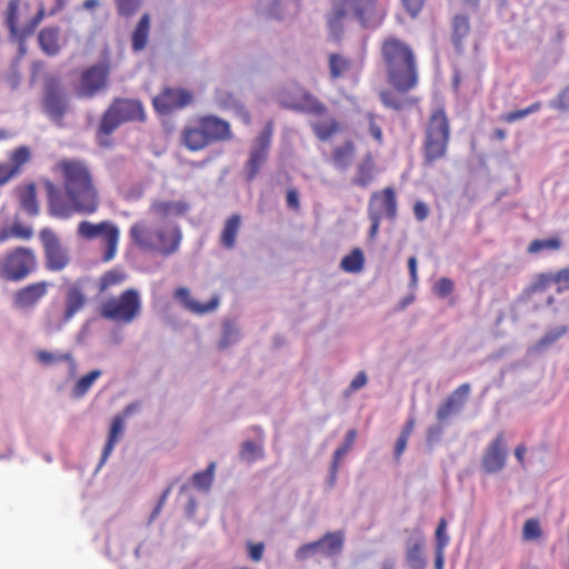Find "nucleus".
Listing matches in <instances>:
<instances>
[{
    "instance_id": "obj_16",
    "label": "nucleus",
    "mask_w": 569,
    "mask_h": 569,
    "mask_svg": "<svg viewBox=\"0 0 569 569\" xmlns=\"http://www.w3.org/2000/svg\"><path fill=\"white\" fill-rule=\"evenodd\" d=\"M343 541L345 536L341 531L327 532L319 540L301 546L296 552V558L306 560L316 553L332 557L341 551Z\"/></svg>"
},
{
    "instance_id": "obj_37",
    "label": "nucleus",
    "mask_w": 569,
    "mask_h": 569,
    "mask_svg": "<svg viewBox=\"0 0 569 569\" xmlns=\"http://www.w3.org/2000/svg\"><path fill=\"white\" fill-rule=\"evenodd\" d=\"M553 284L552 272H541L532 278L530 284L525 289L527 296L543 292Z\"/></svg>"
},
{
    "instance_id": "obj_62",
    "label": "nucleus",
    "mask_w": 569,
    "mask_h": 569,
    "mask_svg": "<svg viewBox=\"0 0 569 569\" xmlns=\"http://www.w3.org/2000/svg\"><path fill=\"white\" fill-rule=\"evenodd\" d=\"M367 383V375L363 371L358 372V375L350 382L349 389L351 391H356Z\"/></svg>"
},
{
    "instance_id": "obj_29",
    "label": "nucleus",
    "mask_w": 569,
    "mask_h": 569,
    "mask_svg": "<svg viewBox=\"0 0 569 569\" xmlns=\"http://www.w3.org/2000/svg\"><path fill=\"white\" fill-rule=\"evenodd\" d=\"M356 154V146L353 141L347 140L341 146H337L332 150V163L336 168L345 170L347 169Z\"/></svg>"
},
{
    "instance_id": "obj_6",
    "label": "nucleus",
    "mask_w": 569,
    "mask_h": 569,
    "mask_svg": "<svg viewBox=\"0 0 569 569\" xmlns=\"http://www.w3.org/2000/svg\"><path fill=\"white\" fill-rule=\"evenodd\" d=\"M450 140V123L442 106L432 109L423 140V161L430 166L447 154Z\"/></svg>"
},
{
    "instance_id": "obj_32",
    "label": "nucleus",
    "mask_w": 569,
    "mask_h": 569,
    "mask_svg": "<svg viewBox=\"0 0 569 569\" xmlns=\"http://www.w3.org/2000/svg\"><path fill=\"white\" fill-rule=\"evenodd\" d=\"M150 30V16L144 13L138 21L131 37L132 49L141 51L146 48Z\"/></svg>"
},
{
    "instance_id": "obj_51",
    "label": "nucleus",
    "mask_w": 569,
    "mask_h": 569,
    "mask_svg": "<svg viewBox=\"0 0 569 569\" xmlns=\"http://www.w3.org/2000/svg\"><path fill=\"white\" fill-rule=\"evenodd\" d=\"M37 359L41 363L48 366V365H53V363L61 362L64 360H69L70 356L63 355V353H53V352L46 351V350H40L37 352Z\"/></svg>"
},
{
    "instance_id": "obj_53",
    "label": "nucleus",
    "mask_w": 569,
    "mask_h": 569,
    "mask_svg": "<svg viewBox=\"0 0 569 569\" xmlns=\"http://www.w3.org/2000/svg\"><path fill=\"white\" fill-rule=\"evenodd\" d=\"M356 438H357V431L355 429H350L346 433L343 443L336 449L333 457L340 460L351 449V447L355 443Z\"/></svg>"
},
{
    "instance_id": "obj_39",
    "label": "nucleus",
    "mask_w": 569,
    "mask_h": 569,
    "mask_svg": "<svg viewBox=\"0 0 569 569\" xmlns=\"http://www.w3.org/2000/svg\"><path fill=\"white\" fill-rule=\"evenodd\" d=\"M33 234L32 228L29 226H24L20 222H14L8 230H2L0 232V241L4 242L9 238H19L23 240H29Z\"/></svg>"
},
{
    "instance_id": "obj_11",
    "label": "nucleus",
    "mask_w": 569,
    "mask_h": 569,
    "mask_svg": "<svg viewBox=\"0 0 569 569\" xmlns=\"http://www.w3.org/2000/svg\"><path fill=\"white\" fill-rule=\"evenodd\" d=\"M110 66L99 62L84 68L74 87V94L80 99H92L102 92L109 83Z\"/></svg>"
},
{
    "instance_id": "obj_40",
    "label": "nucleus",
    "mask_w": 569,
    "mask_h": 569,
    "mask_svg": "<svg viewBox=\"0 0 569 569\" xmlns=\"http://www.w3.org/2000/svg\"><path fill=\"white\" fill-rule=\"evenodd\" d=\"M216 462H210L206 470L192 476V483L199 490L208 491L213 482Z\"/></svg>"
},
{
    "instance_id": "obj_50",
    "label": "nucleus",
    "mask_w": 569,
    "mask_h": 569,
    "mask_svg": "<svg viewBox=\"0 0 569 569\" xmlns=\"http://www.w3.org/2000/svg\"><path fill=\"white\" fill-rule=\"evenodd\" d=\"M380 99L386 107L393 110H401L406 106L405 99L399 98L393 92L388 90L381 91Z\"/></svg>"
},
{
    "instance_id": "obj_42",
    "label": "nucleus",
    "mask_w": 569,
    "mask_h": 569,
    "mask_svg": "<svg viewBox=\"0 0 569 569\" xmlns=\"http://www.w3.org/2000/svg\"><path fill=\"white\" fill-rule=\"evenodd\" d=\"M127 279V273L120 268H113L104 272L100 278V290L104 291L111 287L122 283Z\"/></svg>"
},
{
    "instance_id": "obj_35",
    "label": "nucleus",
    "mask_w": 569,
    "mask_h": 569,
    "mask_svg": "<svg viewBox=\"0 0 569 569\" xmlns=\"http://www.w3.org/2000/svg\"><path fill=\"white\" fill-rule=\"evenodd\" d=\"M561 246L562 241L558 237L535 239L529 243L527 252L530 254H538L542 251H558L561 249Z\"/></svg>"
},
{
    "instance_id": "obj_19",
    "label": "nucleus",
    "mask_w": 569,
    "mask_h": 569,
    "mask_svg": "<svg viewBox=\"0 0 569 569\" xmlns=\"http://www.w3.org/2000/svg\"><path fill=\"white\" fill-rule=\"evenodd\" d=\"M49 287L50 282L44 280L30 283L16 291L13 305L19 309L32 308L48 293Z\"/></svg>"
},
{
    "instance_id": "obj_26",
    "label": "nucleus",
    "mask_w": 569,
    "mask_h": 569,
    "mask_svg": "<svg viewBox=\"0 0 569 569\" xmlns=\"http://www.w3.org/2000/svg\"><path fill=\"white\" fill-rule=\"evenodd\" d=\"M289 107L292 110L313 116H322L327 112V107L308 91H302Z\"/></svg>"
},
{
    "instance_id": "obj_9",
    "label": "nucleus",
    "mask_w": 569,
    "mask_h": 569,
    "mask_svg": "<svg viewBox=\"0 0 569 569\" xmlns=\"http://www.w3.org/2000/svg\"><path fill=\"white\" fill-rule=\"evenodd\" d=\"M37 266L32 249L17 247L0 258V278L9 281H20L27 278Z\"/></svg>"
},
{
    "instance_id": "obj_58",
    "label": "nucleus",
    "mask_w": 569,
    "mask_h": 569,
    "mask_svg": "<svg viewBox=\"0 0 569 569\" xmlns=\"http://www.w3.org/2000/svg\"><path fill=\"white\" fill-rule=\"evenodd\" d=\"M17 173V168H13L11 163H0V186L8 182Z\"/></svg>"
},
{
    "instance_id": "obj_59",
    "label": "nucleus",
    "mask_w": 569,
    "mask_h": 569,
    "mask_svg": "<svg viewBox=\"0 0 569 569\" xmlns=\"http://www.w3.org/2000/svg\"><path fill=\"white\" fill-rule=\"evenodd\" d=\"M249 557L252 561H260L263 556L264 545L262 542L259 543H248Z\"/></svg>"
},
{
    "instance_id": "obj_3",
    "label": "nucleus",
    "mask_w": 569,
    "mask_h": 569,
    "mask_svg": "<svg viewBox=\"0 0 569 569\" xmlns=\"http://www.w3.org/2000/svg\"><path fill=\"white\" fill-rule=\"evenodd\" d=\"M386 14L385 7L378 0H331L327 26L330 36L338 40L343 31V21L349 16L365 28H377Z\"/></svg>"
},
{
    "instance_id": "obj_33",
    "label": "nucleus",
    "mask_w": 569,
    "mask_h": 569,
    "mask_svg": "<svg viewBox=\"0 0 569 569\" xmlns=\"http://www.w3.org/2000/svg\"><path fill=\"white\" fill-rule=\"evenodd\" d=\"M19 202L23 211L30 216L39 212L36 186L33 183L26 184L19 189Z\"/></svg>"
},
{
    "instance_id": "obj_28",
    "label": "nucleus",
    "mask_w": 569,
    "mask_h": 569,
    "mask_svg": "<svg viewBox=\"0 0 569 569\" xmlns=\"http://www.w3.org/2000/svg\"><path fill=\"white\" fill-rule=\"evenodd\" d=\"M240 227V214H232L226 220L220 234V243L223 248L231 250L236 247Z\"/></svg>"
},
{
    "instance_id": "obj_30",
    "label": "nucleus",
    "mask_w": 569,
    "mask_h": 569,
    "mask_svg": "<svg viewBox=\"0 0 569 569\" xmlns=\"http://www.w3.org/2000/svg\"><path fill=\"white\" fill-rule=\"evenodd\" d=\"M123 430H124V418L122 416H116L113 418L111 427H110L108 440L102 450L100 465H103L107 461V459L113 451L116 443L119 441L121 435L123 433Z\"/></svg>"
},
{
    "instance_id": "obj_44",
    "label": "nucleus",
    "mask_w": 569,
    "mask_h": 569,
    "mask_svg": "<svg viewBox=\"0 0 569 569\" xmlns=\"http://www.w3.org/2000/svg\"><path fill=\"white\" fill-rule=\"evenodd\" d=\"M31 157L30 149L26 146L18 147L10 154V163L13 168H17V173L20 172L21 167L29 162Z\"/></svg>"
},
{
    "instance_id": "obj_48",
    "label": "nucleus",
    "mask_w": 569,
    "mask_h": 569,
    "mask_svg": "<svg viewBox=\"0 0 569 569\" xmlns=\"http://www.w3.org/2000/svg\"><path fill=\"white\" fill-rule=\"evenodd\" d=\"M567 332V327L561 326L557 329H552L548 331L545 336H542L538 341L536 347L537 348H546L552 343H555L559 338H561Z\"/></svg>"
},
{
    "instance_id": "obj_25",
    "label": "nucleus",
    "mask_w": 569,
    "mask_h": 569,
    "mask_svg": "<svg viewBox=\"0 0 569 569\" xmlns=\"http://www.w3.org/2000/svg\"><path fill=\"white\" fill-rule=\"evenodd\" d=\"M376 162L373 154L368 152L363 156L360 162L356 167V172L352 178L355 186L367 188L375 179Z\"/></svg>"
},
{
    "instance_id": "obj_24",
    "label": "nucleus",
    "mask_w": 569,
    "mask_h": 569,
    "mask_svg": "<svg viewBox=\"0 0 569 569\" xmlns=\"http://www.w3.org/2000/svg\"><path fill=\"white\" fill-rule=\"evenodd\" d=\"M316 117L317 119L310 122V127L320 141H327L340 132V122L335 117L330 116L328 111L326 114Z\"/></svg>"
},
{
    "instance_id": "obj_20",
    "label": "nucleus",
    "mask_w": 569,
    "mask_h": 569,
    "mask_svg": "<svg viewBox=\"0 0 569 569\" xmlns=\"http://www.w3.org/2000/svg\"><path fill=\"white\" fill-rule=\"evenodd\" d=\"M470 385L465 382L457 387L441 403L437 410V419L439 421L446 420L452 413L458 412L466 405L470 395Z\"/></svg>"
},
{
    "instance_id": "obj_64",
    "label": "nucleus",
    "mask_w": 569,
    "mask_h": 569,
    "mask_svg": "<svg viewBox=\"0 0 569 569\" xmlns=\"http://www.w3.org/2000/svg\"><path fill=\"white\" fill-rule=\"evenodd\" d=\"M169 493H170V488H167L162 492V495L160 496V498H159V500H158V502H157V505H156V507H154V509H153V511L151 513V520H153L158 515H160V512H161V510H162V508H163V506H164V503H166V501L168 499Z\"/></svg>"
},
{
    "instance_id": "obj_49",
    "label": "nucleus",
    "mask_w": 569,
    "mask_h": 569,
    "mask_svg": "<svg viewBox=\"0 0 569 569\" xmlns=\"http://www.w3.org/2000/svg\"><path fill=\"white\" fill-rule=\"evenodd\" d=\"M240 455L242 459L253 461L262 456V449L256 442L248 440L242 443Z\"/></svg>"
},
{
    "instance_id": "obj_2",
    "label": "nucleus",
    "mask_w": 569,
    "mask_h": 569,
    "mask_svg": "<svg viewBox=\"0 0 569 569\" xmlns=\"http://www.w3.org/2000/svg\"><path fill=\"white\" fill-rule=\"evenodd\" d=\"M389 84L398 92L406 93L418 84L417 59L411 46L396 36H387L380 44Z\"/></svg>"
},
{
    "instance_id": "obj_46",
    "label": "nucleus",
    "mask_w": 569,
    "mask_h": 569,
    "mask_svg": "<svg viewBox=\"0 0 569 569\" xmlns=\"http://www.w3.org/2000/svg\"><path fill=\"white\" fill-rule=\"evenodd\" d=\"M118 13L122 17H132L141 7L142 0H114Z\"/></svg>"
},
{
    "instance_id": "obj_55",
    "label": "nucleus",
    "mask_w": 569,
    "mask_h": 569,
    "mask_svg": "<svg viewBox=\"0 0 569 569\" xmlns=\"http://www.w3.org/2000/svg\"><path fill=\"white\" fill-rule=\"evenodd\" d=\"M553 109L566 111L569 110V84L565 87L550 103Z\"/></svg>"
},
{
    "instance_id": "obj_45",
    "label": "nucleus",
    "mask_w": 569,
    "mask_h": 569,
    "mask_svg": "<svg viewBox=\"0 0 569 569\" xmlns=\"http://www.w3.org/2000/svg\"><path fill=\"white\" fill-rule=\"evenodd\" d=\"M541 536L542 530L539 520L536 518L528 519L522 528V539L531 541L541 538Z\"/></svg>"
},
{
    "instance_id": "obj_15",
    "label": "nucleus",
    "mask_w": 569,
    "mask_h": 569,
    "mask_svg": "<svg viewBox=\"0 0 569 569\" xmlns=\"http://www.w3.org/2000/svg\"><path fill=\"white\" fill-rule=\"evenodd\" d=\"M193 92L184 88L167 87L157 94L152 104L160 114H169L174 110L183 109L193 102Z\"/></svg>"
},
{
    "instance_id": "obj_27",
    "label": "nucleus",
    "mask_w": 569,
    "mask_h": 569,
    "mask_svg": "<svg viewBox=\"0 0 569 569\" xmlns=\"http://www.w3.org/2000/svg\"><path fill=\"white\" fill-rule=\"evenodd\" d=\"M38 42L41 50L50 57L57 56L60 50V28L47 27L43 28L38 34Z\"/></svg>"
},
{
    "instance_id": "obj_34",
    "label": "nucleus",
    "mask_w": 569,
    "mask_h": 569,
    "mask_svg": "<svg viewBox=\"0 0 569 569\" xmlns=\"http://www.w3.org/2000/svg\"><path fill=\"white\" fill-rule=\"evenodd\" d=\"M365 257L360 248H355L349 254L345 256L340 267L346 272L357 273L363 269Z\"/></svg>"
},
{
    "instance_id": "obj_38",
    "label": "nucleus",
    "mask_w": 569,
    "mask_h": 569,
    "mask_svg": "<svg viewBox=\"0 0 569 569\" xmlns=\"http://www.w3.org/2000/svg\"><path fill=\"white\" fill-rule=\"evenodd\" d=\"M101 373L102 372L100 370L96 369V370H92L89 373L82 376L77 381V383L74 385V387L72 389L73 397H76V398L83 397L89 391V389L92 387L94 381L101 376Z\"/></svg>"
},
{
    "instance_id": "obj_14",
    "label": "nucleus",
    "mask_w": 569,
    "mask_h": 569,
    "mask_svg": "<svg viewBox=\"0 0 569 569\" xmlns=\"http://www.w3.org/2000/svg\"><path fill=\"white\" fill-rule=\"evenodd\" d=\"M69 108L62 83L51 78L46 81L43 93V110L54 121L61 122Z\"/></svg>"
},
{
    "instance_id": "obj_13",
    "label": "nucleus",
    "mask_w": 569,
    "mask_h": 569,
    "mask_svg": "<svg viewBox=\"0 0 569 569\" xmlns=\"http://www.w3.org/2000/svg\"><path fill=\"white\" fill-rule=\"evenodd\" d=\"M271 137L272 126L268 124L256 138L249 152V159L244 166L247 181H253L260 172L261 167L267 161L271 146Z\"/></svg>"
},
{
    "instance_id": "obj_5",
    "label": "nucleus",
    "mask_w": 569,
    "mask_h": 569,
    "mask_svg": "<svg viewBox=\"0 0 569 569\" xmlns=\"http://www.w3.org/2000/svg\"><path fill=\"white\" fill-rule=\"evenodd\" d=\"M132 242L139 248L162 256L174 253L181 241L180 230L171 224L153 227L146 221L133 223L129 231Z\"/></svg>"
},
{
    "instance_id": "obj_4",
    "label": "nucleus",
    "mask_w": 569,
    "mask_h": 569,
    "mask_svg": "<svg viewBox=\"0 0 569 569\" xmlns=\"http://www.w3.org/2000/svg\"><path fill=\"white\" fill-rule=\"evenodd\" d=\"M232 132L229 122L212 116L197 117L192 122L186 124L180 133L181 143L189 151H200L208 146L231 140Z\"/></svg>"
},
{
    "instance_id": "obj_21",
    "label": "nucleus",
    "mask_w": 569,
    "mask_h": 569,
    "mask_svg": "<svg viewBox=\"0 0 569 569\" xmlns=\"http://www.w3.org/2000/svg\"><path fill=\"white\" fill-rule=\"evenodd\" d=\"M64 303L66 308L62 319L57 326L58 329H61L67 322H69L86 305L84 292L78 283H71L68 286Z\"/></svg>"
},
{
    "instance_id": "obj_52",
    "label": "nucleus",
    "mask_w": 569,
    "mask_h": 569,
    "mask_svg": "<svg viewBox=\"0 0 569 569\" xmlns=\"http://www.w3.org/2000/svg\"><path fill=\"white\" fill-rule=\"evenodd\" d=\"M453 289H455L453 281L446 277L440 278L433 286V291H435L436 296L439 298L448 297L450 293H452Z\"/></svg>"
},
{
    "instance_id": "obj_17",
    "label": "nucleus",
    "mask_w": 569,
    "mask_h": 569,
    "mask_svg": "<svg viewBox=\"0 0 569 569\" xmlns=\"http://www.w3.org/2000/svg\"><path fill=\"white\" fill-rule=\"evenodd\" d=\"M368 217L395 220L397 217V198L392 187L375 191L369 200Z\"/></svg>"
},
{
    "instance_id": "obj_63",
    "label": "nucleus",
    "mask_w": 569,
    "mask_h": 569,
    "mask_svg": "<svg viewBox=\"0 0 569 569\" xmlns=\"http://www.w3.org/2000/svg\"><path fill=\"white\" fill-rule=\"evenodd\" d=\"M408 440H409V438H406V437L399 435V437L396 441V445H395L396 460H399L400 457L402 456V453L405 452V450L407 448Z\"/></svg>"
},
{
    "instance_id": "obj_18",
    "label": "nucleus",
    "mask_w": 569,
    "mask_h": 569,
    "mask_svg": "<svg viewBox=\"0 0 569 569\" xmlns=\"http://www.w3.org/2000/svg\"><path fill=\"white\" fill-rule=\"evenodd\" d=\"M507 457L505 436L500 432L485 450L481 467L486 473H497L505 468Z\"/></svg>"
},
{
    "instance_id": "obj_1",
    "label": "nucleus",
    "mask_w": 569,
    "mask_h": 569,
    "mask_svg": "<svg viewBox=\"0 0 569 569\" xmlns=\"http://www.w3.org/2000/svg\"><path fill=\"white\" fill-rule=\"evenodd\" d=\"M53 172L61 186L47 179L43 181L48 211L58 219H68L76 213L93 214L100 207V193L90 166L81 159L63 158Z\"/></svg>"
},
{
    "instance_id": "obj_60",
    "label": "nucleus",
    "mask_w": 569,
    "mask_h": 569,
    "mask_svg": "<svg viewBox=\"0 0 569 569\" xmlns=\"http://www.w3.org/2000/svg\"><path fill=\"white\" fill-rule=\"evenodd\" d=\"M287 204L289 208L298 211L300 209L299 194L296 189H288L286 194Z\"/></svg>"
},
{
    "instance_id": "obj_61",
    "label": "nucleus",
    "mask_w": 569,
    "mask_h": 569,
    "mask_svg": "<svg viewBox=\"0 0 569 569\" xmlns=\"http://www.w3.org/2000/svg\"><path fill=\"white\" fill-rule=\"evenodd\" d=\"M413 213L417 220L422 221L428 217L429 209L422 201H417L413 206Z\"/></svg>"
},
{
    "instance_id": "obj_54",
    "label": "nucleus",
    "mask_w": 569,
    "mask_h": 569,
    "mask_svg": "<svg viewBox=\"0 0 569 569\" xmlns=\"http://www.w3.org/2000/svg\"><path fill=\"white\" fill-rule=\"evenodd\" d=\"M553 283L557 284V292L569 290V267L552 273Z\"/></svg>"
},
{
    "instance_id": "obj_57",
    "label": "nucleus",
    "mask_w": 569,
    "mask_h": 569,
    "mask_svg": "<svg viewBox=\"0 0 569 569\" xmlns=\"http://www.w3.org/2000/svg\"><path fill=\"white\" fill-rule=\"evenodd\" d=\"M238 338V332L231 323H224L222 338L219 342L220 348H227Z\"/></svg>"
},
{
    "instance_id": "obj_43",
    "label": "nucleus",
    "mask_w": 569,
    "mask_h": 569,
    "mask_svg": "<svg viewBox=\"0 0 569 569\" xmlns=\"http://www.w3.org/2000/svg\"><path fill=\"white\" fill-rule=\"evenodd\" d=\"M541 107H542L541 102L537 101L525 109L507 112V113L502 114L500 119L505 122L511 123V122L518 121L520 119H523L525 117H527L531 113L539 111L541 109Z\"/></svg>"
},
{
    "instance_id": "obj_47",
    "label": "nucleus",
    "mask_w": 569,
    "mask_h": 569,
    "mask_svg": "<svg viewBox=\"0 0 569 569\" xmlns=\"http://www.w3.org/2000/svg\"><path fill=\"white\" fill-rule=\"evenodd\" d=\"M447 520L445 518H441L438 522V526L436 528L435 532V539H436V548L440 550H446L447 546L449 545L450 538L447 533Z\"/></svg>"
},
{
    "instance_id": "obj_12",
    "label": "nucleus",
    "mask_w": 569,
    "mask_h": 569,
    "mask_svg": "<svg viewBox=\"0 0 569 569\" xmlns=\"http://www.w3.org/2000/svg\"><path fill=\"white\" fill-rule=\"evenodd\" d=\"M39 238L43 248L46 268L53 272L63 270L71 259L57 233L50 228H43L40 230Z\"/></svg>"
},
{
    "instance_id": "obj_7",
    "label": "nucleus",
    "mask_w": 569,
    "mask_h": 569,
    "mask_svg": "<svg viewBox=\"0 0 569 569\" xmlns=\"http://www.w3.org/2000/svg\"><path fill=\"white\" fill-rule=\"evenodd\" d=\"M144 118V110L140 101L122 98L114 99L101 117L97 131L99 144L109 147L110 141L104 139L120 124L131 121H143Z\"/></svg>"
},
{
    "instance_id": "obj_41",
    "label": "nucleus",
    "mask_w": 569,
    "mask_h": 569,
    "mask_svg": "<svg viewBox=\"0 0 569 569\" xmlns=\"http://www.w3.org/2000/svg\"><path fill=\"white\" fill-rule=\"evenodd\" d=\"M19 6L20 0H9L6 11V24L12 36L19 33Z\"/></svg>"
},
{
    "instance_id": "obj_22",
    "label": "nucleus",
    "mask_w": 569,
    "mask_h": 569,
    "mask_svg": "<svg viewBox=\"0 0 569 569\" xmlns=\"http://www.w3.org/2000/svg\"><path fill=\"white\" fill-rule=\"evenodd\" d=\"M173 297L180 301L184 309L196 315H203L214 311L220 302L218 295H214L207 303L197 302L190 295L189 289L179 287L174 290Z\"/></svg>"
},
{
    "instance_id": "obj_8",
    "label": "nucleus",
    "mask_w": 569,
    "mask_h": 569,
    "mask_svg": "<svg viewBox=\"0 0 569 569\" xmlns=\"http://www.w3.org/2000/svg\"><path fill=\"white\" fill-rule=\"evenodd\" d=\"M141 298L138 290L130 288L122 291L118 297L104 301L100 308L102 318L118 322L131 323L141 313Z\"/></svg>"
},
{
    "instance_id": "obj_23",
    "label": "nucleus",
    "mask_w": 569,
    "mask_h": 569,
    "mask_svg": "<svg viewBox=\"0 0 569 569\" xmlns=\"http://www.w3.org/2000/svg\"><path fill=\"white\" fill-rule=\"evenodd\" d=\"M415 533L416 537L407 542L406 559L411 569H425L427 566L423 556L426 539L421 530H416Z\"/></svg>"
},
{
    "instance_id": "obj_10",
    "label": "nucleus",
    "mask_w": 569,
    "mask_h": 569,
    "mask_svg": "<svg viewBox=\"0 0 569 569\" xmlns=\"http://www.w3.org/2000/svg\"><path fill=\"white\" fill-rule=\"evenodd\" d=\"M77 234L79 238L88 241L101 238L106 244V250L102 256V260L104 262L111 261L116 257L120 239V230L113 222L104 220L93 223L91 221L83 220L78 223Z\"/></svg>"
},
{
    "instance_id": "obj_31",
    "label": "nucleus",
    "mask_w": 569,
    "mask_h": 569,
    "mask_svg": "<svg viewBox=\"0 0 569 569\" xmlns=\"http://www.w3.org/2000/svg\"><path fill=\"white\" fill-rule=\"evenodd\" d=\"M470 21L467 14L459 13L452 18L451 40L458 50L461 49L463 40L470 33Z\"/></svg>"
},
{
    "instance_id": "obj_36",
    "label": "nucleus",
    "mask_w": 569,
    "mask_h": 569,
    "mask_svg": "<svg viewBox=\"0 0 569 569\" xmlns=\"http://www.w3.org/2000/svg\"><path fill=\"white\" fill-rule=\"evenodd\" d=\"M350 59L338 53H332L329 56V70L331 78L338 79L345 76L350 70Z\"/></svg>"
},
{
    "instance_id": "obj_56",
    "label": "nucleus",
    "mask_w": 569,
    "mask_h": 569,
    "mask_svg": "<svg viewBox=\"0 0 569 569\" xmlns=\"http://www.w3.org/2000/svg\"><path fill=\"white\" fill-rule=\"evenodd\" d=\"M401 3L411 18H417L422 11L426 0H401Z\"/></svg>"
}]
</instances>
